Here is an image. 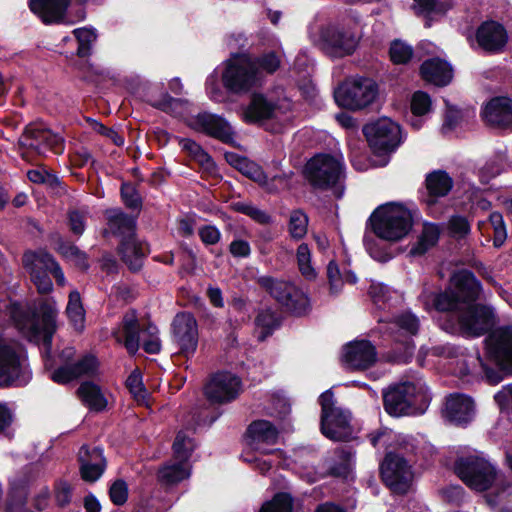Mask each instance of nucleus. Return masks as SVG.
<instances>
[{
  "instance_id": "9d476101",
  "label": "nucleus",
  "mask_w": 512,
  "mask_h": 512,
  "mask_svg": "<svg viewBox=\"0 0 512 512\" xmlns=\"http://www.w3.org/2000/svg\"><path fill=\"white\" fill-rule=\"evenodd\" d=\"M362 133L371 152L378 157L393 153L402 142L400 126L387 117L366 123Z\"/></svg>"
},
{
  "instance_id": "aec40b11",
  "label": "nucleus",
  "mask_w": 512,
  "mask_h": 512,
  "mask_svg": "<svg viewBox=\"0 0 512 512\" xmlns=\"http://www.w3.org/2000/svg\"><path fill=\"white\" fill-rule=\"evenodd\" d=\"M325 52L334 58L352 55L359 44L355 32L351 28L329 25L321 33Z\"/></svg>"
},
{
  "instance_id": "a19ab883",
  "label": "nucleus",
  "mask_w": 512,
  "mask_h": 512,
  "mask_svg": "<svg viewBox=\"0 0 512 512\" xmlns=\"http://www.w3.org/2000/svg\"><path fill=\"white\" fill-rule=\"evenodd\" d=\"M179 145L182 150L187 152L188 155L195 160L199 165L206 167H214L215 162L212 156L206 152L203 147L198 144L195 140L190 138H181L179 140Z\"/></svg>"
},
{
  "instance_id": "de8ad7c7",
  "label": "nucleus",
  "mask_w": 512,
  "mask_h": 512,
  "mask_svg": "<svg viewBox=\"0 0 512 512\" xmlns=\"http://www.w3.org/2000/svg\"><path fill=\"white\" fill-rule=\"evenodd\" d=\"M23 265L30 273L33 283L36 285L40 293H47L52 289V281L49 277V270L45 266L27 265L25 262V254L23 255Z\"/></svg>"
},
{
  "instance_id": "393cba45",
  "label": "nucleus",
  "mask_w": 512,
  "mask_h": 512,
  "mask_svg": "<svg viewBox=\"0 0 512 512\" xmlns=\"http://www.w3.org/2000/svg\"><path fill=\"white\" fill-rule=\"evenodd\" d=\"M21 141L23 145L37 151L39 154H45L47 151L60 154L64 149L62 136L53 133L41 124L28 126Z\"/></svg>"
},
{
  "instance_id": "473e14b6",
  "label": "nucleus",
  "mask_w": 512,
  "mask_h": 512,
  "mask_svg": "<svg viewBox=\"0 0 512 512\" xmlns=\"http://www.w3.org/2000/svg\"><path fill=\"white\" fill-rule=\"evenodd\" d=\"M276 108V104L269 101L263 93L254 92L243 111V121L246 124H259L270 120L274 117Z\"/></svg>"
},
{
  "instance_id": "37998d69",
  "label": "nucleus",
  "mask_w": 512,
  "mask_h": 512,
  "mask_svg": "<svg viewBox=\"0 0 512 512\" xmlns=\"http://www.w3.org/2000/svg\"><path fill=\"white\" fill-rule=\"evenodd\" d=\"M73 35L78 42V56H89L98 37L96 29L91 26L76 28L73 30Z\"/></svg>"
},
{
  "instance_id": "423d86ee",
  "label": "nucleus",
  "mask_w": 512,
  "mask_h": 512,
  "mask_svg": "<svg viewBox=\"0 0 512 512\" xmlns=\"http://www.w3.org/2000/svg\"><path fill=\"white\" fill-rule=\"evenodd\" d=\"M223 87L234 95H244L262 84V74L253 65L252 58L245 54H235L227 60L222 73Z\"/></svg>"
},
{
  "instance_id": "338daca9",
  "label": "nucleus",
  "mask_w": 512,
  "mask_h": 512,
  "mask_svg": "<svg viewBox=\"0 0 512 512\" xmlns=\"http://www.w3.org/2000/svg\"><path fill=\"white\" fill-rule=\"evenodd\" d=\"M318 401L319 405L321 406L320 419L328 418L334 410L338 409L337 407H335V398L332 389L324 391L319 396Z\"/></svg>"
},
{
  "instance_id": "b1692460",
  "label": "nucleus",
  "mask_w": 512,
  "mask_h": 512,
  "mask_svg": "<svg viewBox=\"0 0 512 512\" xmlns=\"http://www.w3.org/2000/svg\"><path fill=\"white\" fill-rule=\"evenodd\" d=\"M480 116L487 126L512 132V98L492 97L481 107Z\"/></svg>"
},
{
  "instance_id": "7ed1b4c3",
  "label": "nucleus",
  "mask_w": 512,
  "mask_h": 512,
  "mask_svg": "<svg viewBox=\"0 0 512 512\" xmlns=\"http://www.w3.org/2000/svg\"><path fill=\"white\" fill-rule=\"evenodd\" d=\"M482 284L469 269L453 273L444 290L430 295L432 307L438 312H453L463 306L476 304L482 293Z\"/></svg>"
},
{
  "instance_id": "e2e57ef3",
  "label": "nucleus",
  "mask_w": 512,
  "mask_h": 512,
  "mask_svg": "<svg viewBox=\"0 0 512 512\" xmlns=\"http://www.w3.org/2000/svg\"><path fill=\"white\" fill-rule=\"evenodd\" d=\"M448 228L451 234L460 237H465L471 231L468 219L461 215H453L448 222Z\"/></svg>"
},
{
  "instance_id": "a18cd8bd",
  "label": "nucleus",
  "mask_w": 512,
  "mask_h": 512,
  "mask_svg": "<svg viewBox=\"0 0 512 512\" xmlns=\"http://www.w3.org/2000/svg\"><path fill=\"white\" fill-rule=\"evenodd\" d=\"M388 55L394 65H407L414 56V49L401 39H394L390 42Z\"/></svg>"
},
{
  "instance_id": "4c0bfd02",
  "label": "nucleus",
  "mask_w": 512,
  "mask_h": 512,
  "mask_svg": "<svg viewBox=\"0 0 512 512\" xmlns=\"http://www.w3.org/2000/svg\"><path fill=\"white\" fill-rule=\"evenodd\" d=\"M66 315L73 328L82 332L85 328V310L82 305L81 297L78 291H71L66 307Z\"/></svg>"
},
{
  "instance_id": "774afa93",
  "label": "nucleus",
  "mask_w": 512,
  "mask_h": 512,
  "mask_svg": "<svg viewBox=\"0 0 512 512\" xmlns=\"http://www.w3.org/2000/svg\"><path fill=\"white\" fill-rule=\"evenodd\" d=\"M462 117V110L455 106H448L444 115L443 129L448 131L455 130L460 124Z\"/></svg>"
},
{
  "instance_id": "ea45409f",
  "label": "nucleus",
  "mask_w": 512,
  "mask_h": 512,
  "mask_svg": "<svg viewBox=\"0 0 512 512\" xmlns=\"http://www.w3.org/2000/svg\"><path fill=\"white\" fill-rule=\"evenodd\" d=\"M440 237V231L436 224L424 227L417 242L411 247L409 254L411 256H422L429 249L437 245Z\"/></svg>"
},
{
  "instance_id": "864d4df0",
  "label": "nucleus",
  "mask_w": 512,
  "mask_h": 512,
  "mask_svg": "<svg viewBox=\"0 0 512 512\" xmlns=\"http://www.w3.org/2000/svg\"><path fill=\"white\" fill-rule=\"evenodd\" d=\"M27 177L31 182L45 184L51 189H57L61 186L60 179L42 166L29 170L27 172Z\"/></svg>"
},
{
  "instance_id": "4be33fe9",
  "label": "nucleus",
  "mask_w": 512,
  "mask_h": 512,
  "mask_svg": "<svg viewBox=\"0 0 512 512\" xmlns=\"http://www.w3.org/2000/svg\"><path fill=\"white\" fill-rule=\"evenodd\" d=\"M158 91L157 85L151 84L139 75H130V96L140 99L162 112H172L179 99L172 97L168 92H161L158 97Z\"/></svg>"
},
{
  "instance_id": "1a4fd4ad",
  "label": "nucleus",
  "mask_w": 512,
  "mask_h": 512,
  "mask_svg": "<svg viewBox=\"0 0 512 512\" xmlns=\"http://www.w3.org/2000/svg\"><path fill=\"white\" fill-rule=\"evenodd\" d=\"M256 282L289 313L295 316L307 313L309 298L291 282L278 280L272 276H260Z\"/></svg>"
},
{
  "instance_id": "0e129e2a",
  "label": "nucleus",
  "mask_w": 512,
  "mask_h": 512,
  "mask_svg": "<svg viewBox=\"0 0 512 512\" xmlns=\"http://www.w3.org/2000/svg\"><path fill=\"white\" fill-rule=\"evenodd\" d=\"M327 278L330 285V292L338 293L342 288V274L335 260H331L327 265Z\"/></svg>"
},
{
  "instance_id": "603ef678",
  "label": "nucleus",
  "mask_w": 512,
  "mask_h": 512,
  "mask_svg": "<svg viewBox=\"0 0 512 512\" xmlns=\"http://www.w3.org/2000/svg\"><path fill=\"white\" fill-rule=\"evenodd\" d=\"M231 209L237 213H241L250 217L252 220L262 225L270 224L272 220L268 213L250 203L240 201L233 202L231 204Z\"/></svg>"
},
{
  "instance_id": "8fccbe9b",
  "label": "nucleus",
  "mask_w": 512,
  "mask_h": 512,
  "mask_svg": "<svg viewBox=\"0 0 512 512\" xmlns=\"http://www.w3.org/2000/svg\"><path fill=\"white\" fill-rule=\"evenodd\" d=\"M193 439L183 431H179L172 445L173 456L180 463H186L193 452Z\"/></svg>"
},
{
  "instance_id": "c9c22d12",
  "label": "nucleus",
  "mask_w": 512,
  "mask_h": 512,
  "mask_svg": "<svg viewBox=\"0 0 512 512\" xmlns=\"http://www.w3.org/2000/svg\"><path fill=\"white\" fill-rule=\"evenodd\" d=\"M256 328L260 329L257 336L259 342H264L282 325V316L271 307L260 309L254 319Z\"/></svg>"
},
{
  "instance_id": "20e7f679",
  "label": "nucleus",
  "mask_w": 512,
  "mask_h": 512,
  "mask_svg": "<svg viewBox=\"0 0 512 512\" xmlns=\"http://www.w3.org/2000/svg\"><path fill=\"white\" fill-rule=\"evenodd\" d=\"M368 225L379 239L397 242L411 231L413 215L405 205L388 202L379 205L371 213Z\"/></svg>"
},
{
  "instance_id": "49530a36",
  "label": "nucleus",
  "mask_w": 512,
  "mask_h": 512,
  "mask_svg": "<svg viewBox=\"0 0 512 512\" xmlns=\"http://www.w3.org/2000/svg\"><path fill=\"white\" fill-rule=\"evenodd\" d=\"M309 217L303 209H294L290 212L288 232L292 239H303L308 231Z\"/></svg>"
},
{
  "instance_id": "dca6fc26",
  "label": "nucleus",
  "mask_w": 512,
  "mask_h": 512,
  "mask_svg": "<svg viewBox=\"0 0 512 512\" xmlns=\"http://www.w3.org/2000/svg\"><path fill=\"white\" fill-rule=\"evenodd\" d=\"M172 342L178 347V354L187 360L197 351L199 343L198 323L193 313H176L171 323Z\"/></svg>"
},
{
  "instance_id": "39448f33",
  "label": "nucleus",
  "mask_w": 512,
  "mask_h": 512,
  "mask_svg": "<svg viewBox=\"0 0 512 512\" xmlns=\"http://www.w3.org/2000/svg\"><path fill=\"white\" fill-rule=\"evenodd\" d=\"M343 172V163L328 153L314 155L303 170L305 179L313 189L332 190L337 199L342 198L344 193V186L339 184Z\"/></svg>"
},
{
  "instance_id": "ddd939ff",
  "label": "nucleus",
  "mask_w": 512,
  "mask_h": 512,
  "mask_svg": "<svg viewBox=\"0 0 512 512\" xmlns=\"http://www.w3.org/2000/svg\"><path fill=\"white\" fill-rule=\"evenodd\" d=\"M140 348L147 354H159L162 348L159 329L149 314L139 317L137 311L130 308V357Z\"/></svg>"
},
{
  "instance_id": "09e8293b",
  "label": "nucleus",
  "mask_w": 512,
  "mask_h": 512,
  "mask_svg": "<svg viewBox=\"0 0 512 512\" xmlns=\"http://www.w3.org/2000/svg\"><path fill=\"white\" fill-rule=\"evenodd\" d=\"M293 497L287 492H277L271 500L264 502L259 512H292Z\"/></svg>"
},
{
  "instance_id": "7c9ffc66",
  "label": "nucleus",
  "mask_w": 512,
  "mask_h": 512,
  "mask_svg": "<svg viewBox=\"0 0 512 512\" xmlns=\"http://www.w3.org/2000/svg\"><path fill=\"white\" fill-rule=\"evenodd\" d=\"M419 75L427 83L445 87L452 82L454 70L448 61L440 57H432L422 62L419 67Z\"/></svg>"
},
{
  "instance_id": "052dcab7",
  "label": "nucleus",
  "mask_w": 512,
  "mask_h": 512,
  "mask_svg": "<svg viewBox=\"0 0 512 512\" xmlns=\"http://www.w3.org/2000/svg\"><path fill=\"white\" fill-rule=\"evenodd\" d=\"M109 497L114 505L122 506L128 499V485L123 479L114 481L109 488Z\"/></svg>"
},
{
  "instance_id": "f03ea898",
  "label": "nucleus",
  "mask_w": 512,
  "mask_h": 512,
  "mask_svg": "<svg viewBox=\"0 0 512 512\" xmlns=\"http://www.w3.org/2000/svg\"><path fill=\"white\" fill-rule=\"evenodd\" d=\"M57 315V305L52 299H40L29 306L13 304L11 307V318L16 328L29 341L41 342L46 355L51 352Z\"/></svg>"
},
{
  "instance_id": "a878e982",
  "label": "nucleus",
  "mask_w": 512,
  "mask_h": 512,
  "mask_svg": "<svg viewBox=\"0 0 512 512\" xmlns=\"http://www.w3.org/2000/svg\"><path fill=\"white\" fill-rule=\"evenodd\" d=\"M474 400L465 394L454 393L446 397L443 417L457 427H467L474 419Z\"/></svg>"
},
{
  "instance_id": "f257e3e1",
  "label": "nucleus",
  "mask_w": 512,
  "mask_h": 512,
  "mask_svg": "<svg viewBox=\"0 0 512 512\" xmlns=\"http://www.w3.org/2000/svg\"><path fill=\"white\" fill-rule=\"evenodd\" d=\"M439 326L449 334L466 338L485 339V360L479 358L485 381L497 385L506 377L512 376V325L502 326L492 331L495 324L493 309L476 303L461 307L453 312H443Z\"/></svg>"
},
{
  "instance_id": "9b49d317",
  "label": "nucleus",
  "mask_w": 512,
  "mask_h": 512,
  "mask_svg": "<svg viewBox=\"0 0 512 512\" xmlns=\"http://www.w3.org/2000/svg\"><path fill=\"white\" fill-rule=\"evenodd\" d=\"M30 380L20 347L0 336V386L25 385Z\"/></svg>"
},
{
  "instance_id": "c756f323",
  "label": "nucleus",
  "mask_w": 512,
  "mask_h": 512,
  "mask_svg": "<svg viewBox=\"0 0 512 512\" xmlns=\"http://www.w3.org/2000/svg\"><path fill=\"white\" fill-rule=\"evenodd\" d=\"M321 433L328 439L337 442H349L353 438L350 416L338 408L325 419H320Z\"/></svg>"
},
{
  "instance_id": "f8f14e48",
  "label": "nucleus",
  "mask_w": 512,
  "mask_h": 512,
  "mask_svg": "<svg viewBox=\"0 0 512 512\" xmlns=\"http://www.w3.org/2000/svg\"><path fill=\"white\" fill-rule=\"evenodd\" d=\"M31 12L44 24H74L86 17L84 7L74 10L72 0H29Z\"/></svg>"
},
{
  "instance_id": "13d9d810",
  "label": "nucleus",
  "mask_w": 512,
  "mask_h": 512,
  "mask_svg": "<svg viewBox=\"0 0 512 512\" xmlns=\"http://www.w3.org/2000/svg\"><path fill=\"white\" fill-rule=\"evenodd\" d=\"M238 171L243 176L260 185L266 184L267 182V175L263 168L256 162L250 160L249 158H246V160L241 165Z\"/></svg>"
},
{
  "instance_id": "bb28decb",
  "label": "nucleus",
  "mask_w": 512,
  "mask_h": 512,
  "mask_svg": "<svg viewBox=\"0 0 512 512\" xmlns=\"http://www.w3.org/2000/svg\"><path fill=\"white\" fill-rule=\"evenodd\" d=\"M352 459L353 454L350 449L335 448L321 460V478L347 480L353 470Z\"/></svg>"
},
{
  "instance_id": "6e6552de",
  "label": "nucleus",
  "mask_w": 512,
  "mask_h": 512,
  "mask_svg": "<svg viewBox=\"0 0 512 512\" xmlns=\"http://www.w3.org/2000/svg\"><path fill=\"white\" fill-rule=\"evenodd\" d=\"M454 471L466 486L478 492L490 489L497 477L495 466L476 455L457 458Z\"/></svg>"
},
{
  "instance_id": "f3484780",
  "label": "nucleus",
  "mask_w": 512,
  "mask_h": 512,
  "mask_svg": "<svg viewBox=\"0 0 512 512\" xmlns=\"http://www.w3.org/2000/svg\"><path fill=\"white\" fill-rule=\"evenodd\" d=\"M142 209V196L137 187H130V273L139 272L150 254V245L136 234L137 219Z\"/></svg>"
},
{
  "instance_id": "680f3d73",
  "label": "nucleus",
  "mask_w": 512,
  "mask_h": 512,
  "mask_svg": "<svg viewBox=\"0 0 512 512\" xmlns=\"http://www.w3.org/2000/svg\"><path fill=\"white\" fill-rule=\"evenodd\" d=\"M90 128L99 133L100 135L105 136L109 140H111L117 146H123L125 143V138L123 135H120L116 130L105 127L102 123L98 122L94 119H88Z\"/></svg>"
},
{
  "instance_id": "f704fd0d",
  "label": "nucleus",
  "mask_w": 512,
  "mask_h": 512,
  "mask_svg": "<svg viewBox=\"0 0 512 512\" xmlns=\"http://www.w3.org/2000/svg\"><path fill=\"white\" fill-rule=\"evenodd\" d=\"M279 432L276 426L269 420L258 419L252 421L245 432L247 443L274 445L278 441Z\"/></svg>"
},
{
  "instance_id": "c03bdc74",
  "label": "nucleus",
  "mask_w": 512,
  "mask_h": 512,
  "mask_svg": "<svg viewBox=\"0 0 512 512\" xmlns=\"http://www.w3.org/2000/svg\"><path fill=\"white\" fill-rule=\"evenodd\" d=\"M78 393L82 401L91 409L102 410L105 408L106 400L97 385L91 382L82 383Z\"/></svg>"
},
{
  "instance_id": "e433bc0d",
  "label": "nucleus",
  "mask_w": 512,
  "mask_h": 512,
  "mask_svg": "<svg viewBox=\"0 0 512 512\" xmlns=\"http://www.w3.org/2000/svg\"><path fill=\"white\" fill-rule=\"evenodd\" d=\"M25 262L27 265L34 264L45 266L49 270V273L55 278L58 285L64 286L66 284V279L61 267L49 253L44 251H28L25 253Z\"/></svg>"
},
{
  "instance_id": "72a5a7b5",
  "label": "nucleus",
  "mask_w": 512,
  "mask_h": 512,
  "mask_svg": "<svg viewBox=\"0 0 512 512\" xmlns=\"http://www.w3.org/2000/svg\"><path fill=\"white\" fill-rule=\"evenodd\" d=\"M107 219V228L104 230L106 238H115L119 241V253L125 260L126 244L128 232V217L121 210L116 208L107 209L105 211Z\"/></svg>"
},
{
  "instance_id": "69168bd1",
  "label": "nucleus",
  "mask_w": 512,
  "mask_h": 512,
  "mask_svg": "<svg viewBox=\"0 0 512 512\" xmlns=\"http://www.w3.org/2000/svg\"><path fill=\"white\" fill-rule=\"evenodd\" d=\"M198 235L206 246L217 244L221 239V232L215 225H203L198 229Z\"/></svg>"
},
{
  "instance_id": "4468645a",
  "label": "nucleus",
  "mask_w": 512,
  "mask_h": 512,
  "mask_svg": "<svg viewBox=\"0 0 512 512\" xmlns=\"http://www.w3.org/2000/svg\"><path fill=\"white\" fill-rule=\"evenodd\" d=\"M379 472L382 482L396 495L409 492L413 474L406 458L396 452H387L380 463Z\"/></svg>"
},
{
  "instance_id": "5701e85b",
  "label": "nucleus",
  "mask_w": 512,
  "mask_h": 512,
  "mask_svg": "<svg viewBox=\"0 0 512 512\" xmlns=\"http://www.w3.org/2000/svg\"><path fill=\"white\" fill-rule=\"evenodd\" d=\"M454 186V180L443 169L428 172L422 187L418 190L419 200L428 207L435 206L440 198L450 194Z\"/></svg>"
},
{
  "instance_id": "412c9836",
  "label": "nucleus",
  "mask_w": 512,
  "mask_h": 512,
  "mask_svg": "<svg viewBox=\"0 0 512 512\" xmlns=\"http://www.w3.org/2000/svg\"><path fill=\"white\" fill-rule=\"evenodd\" d=\"M241 379L226 371L215 373L204 387V395L211 404L234 401L241 390Z\"/></svg>"
},
{
  "instance_id": "6ab92c4d",
  "label": "nucleus",
  "mask_w": 512,
  "mask_h": 512,
  "mask_svg": "<svg viewBox=\"0 0 512 512\" xmlns=\"http://www.w3.org/2000/svg\"><path fill=\"white\" fill-rule=\"evenodd\" d=\"M191 127L223 144L236 147L235 131L229 121L222 115L208 111L199 112L192 119Z\"/></svg>"
},
{
  "instance_id": "5fc2aeb1",
  "label": "nucleus",
  "mask_w": 512,
  "mask_h": 512,
  "mask_svg": "<svg viewBox=\"0 0 512 512\" xmlns=\"http://www.w3.org/2000/svg\"><path fill=\"white\" fill-rule=\"evenodd\" d=\"M410 109L416 117L428 114L432 110L431 96L422 90L415 91L411 97Z\"/></svg>"
},
{
  "instance_id": "2f4dec72",
  "label": "nucleus",
  "mask_w": 512,
  "mask_h": 512,
  "mask_svg": "<svg viewBox=\"0 0 512 512\" xmlns=\"http://www.w3.org/2000/svg\"><path fill=\"white\" fill-rule=\"evenodd\" d=\"M81 476L85 481L95 482L104 473L106 461L100 447L82 446L79 451Z\"/></svg>"
},
{
  "instance_id": "cd10ccee",
  "label": "nucleus",
  "mask_w": 512,
  "mask_h": 512,
  "mask_svg": "<svg viewBox=\"0 0 512 512\" xmlns=\"http://www.w3.org/2000/svg\"><path fill=\"white\" fill-rule=\"evenodd\" d=\"M475 37L479 47L489 54L502 52L508 41L505 27L494 20L482 22L476 30Z\"/></svg>"
},
{
  "instance_id": "3c124183",
  "label": "nucleus",
  "mask_w": 512,
  "mask_h": 512,
  "mask_svg": "<svg viewBox=\"0 0 512 512\" xmlns=\"http://www.w3.org/2000/svg\"><path fill=\"white\" fill-rule=\"evenodd\" d=\"M412 9L415 15L427 18L432 14H445L447 6L440 0H413Z\"/></svg>"
},
{
  "instance_id": "6e6d98bb",
  "label": "nucleus",
  "mask_w": 512,
  "mask_h": 512,
  "mask_svg": "<svg viewBox=\"0 0 512 512\" xmlns=\"http://www.w3.org/2000/svg\"><path fill=\"white\" fill-rule=\"evenodd\" d=\"M252 63L258 71L261 69L267 74H274L281 66V60L275 51H268L252 58Z\"/></svg>"
},
{
  "instance_id": "bf43d9fd",
  "label": "nucleus",
  "mask_w": 512,
  "mask_h": 512,
  "mask_svg": "<svg viewBox=\"0 0 512 512\" xmlns=\"http://www.w3.org/2000/svg\"><path fill=\"white\" fill-rule=\"evenodd\" d=\"M394 323L400 330L410 336H415L419 332L420 322L416 315L411 312L402 313L395 317Z\"/></svg>"
},
{
  "instance_id": "c85d7f7f",
  "label": "nucleus",
  "mask_w": 512,
  "mask_h": 512,
  "mask_svg": "<svg viewBox=\"0 0 512 512\" xmlns=\"http://www.w3.org/2000/svg\"><path fill=\"white\" fill-rule=\"evenodd\" d=\"M344 362L354 370H366L377 361L376 347L368 339L354 340L344 346Z\"/></svg>"
},
{
  "instance_id": "0eeeda50",
  "label": "nucleus",
  "mask_w": 512,
  "mask_h": 512,
  "mask_svg": "<svg viewBox=\"0 0 512 512\" xmlns=\"http://www.w3.org/2000/svg\"><path fill=\"white\" fill-rule=\"evenodd\" d=\"M378 95L377 83L368 77L346 79L334 91L336 104L351 111L370 106Z\"/></svg>"
},
{
  "instance_id": "a211bd4d",
  "label": "nucleus",
  "mask_w": 512,
  "mask_h": 512,
  "mask_svg": "<svg viewBox=\"0 0 512 512\" xmlns=\"http://www.w3.org/2000/svg\"><path fill=\"white\" fill-rule=\"evenodd\" d=\"M74 347H66L60 353L64 365L53 371L51 379L58 384H66L81 376H92L96 373L98 362L92 355H86L77 362L70 363L75 355Z\"/></svg>"
},
{
  "instance_id": "4d7b16f0",
  "label": "nucleus",
  "mask_w": 512,
  "mask_h": 512,
  "mask_svg": "<svg viewBox=\"0 0 512 512\" xmlns=\"http://www.w3.org/2000/svg\"><path fill=\"white\" fill-rule=\"evenodd\" d=\"M368 295L379 309L389 308L390 289L387 285L372 282L368 289Z\"/></svg>"
},
{
  "instance_id": "58836bf2",
  "label": "nucleus",
  "mask_w": 512,
  "mask_h": 512,
  "mask_svg": "<svg viewBox=\"0 0 512 512\" xmlns=\"http://www.w3.org/2000/svg\"><path fill=\"white\" fill-rule=\"evenodd\" d=\"M190 476L183 463L176 462L161 467L157 472L158 482L165 486L177 485Z\"/></svg>"
},
{
  "instance_id": "2eb2a0df",
  "label": "nucleus",
  "mask_w": 512,
  "mask_h": 512,
  "mask_svg": "<svg viewBox=\"0 0 512 512\" xmlns=\"http://www.w3.org/2000/svg\"><path fill=\"white\" fill-rule=\"evenodd\" d=\"M418 386L410 381L390 385L383 391V407L392 417L408 416L415 413Z\"/></svg>"
},
{
  "instance_id": "79ce46f5",
  "label": "nucleus",
  "mask_w": 512,
  "mask_h": 512,
  "mask_svg": "<svg viewBox=\"0 0 512 512\" xmlns=\"http://www.w3.org/2000/svg\"><path fill=\"white\" fill-rule=\"evenodd\" d=\"M130 398L139 406L149 407L151 394L142 382V373L139 368L130 372Z\"/></svg>"
}]
</instances>
